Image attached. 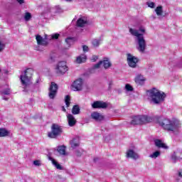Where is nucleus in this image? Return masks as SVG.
Segmentation results:
<instances>
[{
  "mask_svg": "<svg viewBox=\"0 0 182 182\" xmlns=\"http://www.w3.org/2000/svg\"><path fill=\"white\" fill-rule=\"evenodd\" d=\"M148 93H149V97H151V101L155 105H160V103L163 102L167 96L165 92H161L157 88H152L148 90Z\"/></svg>",
  "mask_w": 182,
  "mask_h": 182,
  "instance_id": "f257e3e1",
  "label": "nucleus"
},
{
  "mask_svg": "<svg viewBox=\"0 0 182 182\" xmlns=\"http://www.w3.org/2000/svg\"><path fill=\"white\" fill-rule=\"evenodd\" d=\"M156 123L164 129V130H167V132H174L177 129L176 122L167 118L161 119L160 117H156Z\"/></svg>",
  "mask_w": 182,
  "mask_h": 182,
  "instance_id": "f03ea898",
  "label": "nucleus"
},
{
  "mask_svg": "<svg viewBox=\"0 0 182 182\" xmlns=\"http://www.w3.org/2000/svg\"><path fill=\"white\" fill-rule=\"evenodd\" d=\"M129 32L133 36H136L137 38L139 45L138 50H139V52H144L146 50V40H144L143 34L139 33L137 30L133 28H129Z\"/></svg>",
  "mask_w": 182,
  "mask_h": 182,
  "instance_id": "7ed1b4c3",
  "label": "nucleus"
},
{
  "mask_svg": "<svg viewBox=\"0 0 182 182\" xmlns=\"http://www.w3.org/2000/svg\"><path fill=\"white\" fill-rule=\"evenodd\" d=\"M154 120V118L149 117L147 115H138L132 117L131 124L134 126L139 124H146L147 123H151Z\"/></svg>",
  "mask_w": 182,
  "mask_h": 182,
  "instance_id": "20e7f679",
  "label": "nucleus"
},
{
  "mask_svg": "<svg viewBox=\"0 0 182 182\" xmlns=\"http://www.w3.org/2000/svg\"><path fill=\"white\" fill-rule=\"evenodd\" d=\"M50 129L51 132H48V137L49 139H58L63 133V127L58 124H52Z\"/></svg>",
  "mask_w": 182,
  "mask_h": 182,
  "instance_id": "39448f33",
  "label": "nucleus"
},
{
  "mask_svg": "<svg viewBox=\"0 0 182 182\" xmlns=\"http://www.w3.org/2000/svg\"><path fill=\"white\" fill-rule=\"evenodd\" d=\"M33 75V70L32 68H27L24 71L23 75H20V80L23 86L26 87L31 85V79H32V76Z\"/></svg>",
  "mask_w": 182,
  "mask_h": 182,
  "instance_id": "423d86ee",
  "label": "nucleus"
},
{
  "mask_svg": "<svg viewBox=\"0 0 182 182\" xmlns=\"http://www.w3.org/2000/svg\"><path fill=\"white\" fill-rule=\"evenodd\" d=\"M127 61L129 68L133 69L137 68V63H139V58L132 55L131 53L127 54Z\"/></svg>",
  "mask_w": 182,
  "mask_h": 182,
  "instance_id": "0eeeda50",
  "label": "nucleus"
},
{
  "mask_svg": "<svg viewBox=\"0 0 182 182\" xmlns=\"http://www.w3.org/2000/svg\"><path fill=\"white\" fill-rule=\"evenodd\" d=\"M55 72L57 75H65V73L68 72V66L66 65V62H59L56 65Z\"/></svg>",
  "mask_w": 182,
  "mask_h": 182,
  "instance_id": "6e6552de",
  "label": "nucleus"
},
{
  "mask_svg": "<svg viewBox=\"0 0 182 182\" xmlns=\"http://www.w3.org/2000/svg\"><path fill=\"white\" fill-rule=\"evenodd\" d=\"M59 89V86L55 82H51L50 87L48 89V97L50 99H55L56 97V95H58V90Z\"/></svg>",
  "mask_w": 182,
  "mask_h": 182,
  "instance_id": "1a4fd4ad",
  "label": "nucleus"
},
{
  "mask_svg": "<svg viewBox=\"0 0 182 182\" xmlns=\"http://www.w3.org/2000/svg\"><path fill=\"white\" fill-rule=\"evenodd\" d=\"M72 87L74 92H78L82 90L83 87V80L82 78H79L75 80L72 85Z\"/></svg>",
  "mask_w": 182,
  "mask_h": 182,
  "instance_id": "9d476101",
  "label": "nucleus"
},
{
  "mask_svg": "<svg viewBox=\"0 0 182 182\" xmlns=\"http://www.w3.org/2000/svg\"><path fill=\"white\" fill-rule=\"evenodd\" d=\"M36 40L37 41L38 45H41V46H48L49 45V42L48 41V35L44 36V38L41 36V35H37L36 36Z\"/></svg>",
  "mask_w": 182,
  "mask_h": 182,
  "instance_id": "9b49d317",
  "label": "nucleus"
},
{
  "mask_svg": "<svg viewBox=\"0 0 182 182\" xmlns=\"http://www.w3.org/2000/svg\"><path fill=\"white\" fill-rule=\"evenodd\" d=\"M92 109H106L107 107V103L103 101H95L92 104Z\"/></svg>",
  "mask_w": 182,
  "mask_h": 182,
  "instance_id": "f8f14e48",
  "label": "nucleus"
},
{
  "mask_svg": "<svg viewBox=\"0 0 182 182\" xmlns=\"http://www.w3.org/2000/svg\"><path fill=\"white\" fill-rule=\"evenodd\" d=\"M91 117H92V119L95 120V122H102V121L105 120V116H103L102 114H101L100 113H99L97 112H92L91 114Z\"/></svg>",
  "mask_w": 182,
  "mask_h": 182,
  "instance_id": "ddd939ff",
  "label": "nucleus"
},
{
  "mask_svg": "<svg viewBox=\"0 0 182 182\" xmlns=\"http://www.w3.org/2000/svg\"><path fill=\"white\" fill-rule=\"evenodd\" d=\"M67 119H68V125L70 126V127H73V126H75L77 122L72 114H68L67 115Z\"/></svg>",
  "mask_w": 182,
  "mask_h": 182,
  "instance_id": "4468645a",
  "label": "nucleus"
},
{
  "mask_svg": "<svg viewBox=\"0 0 182 182\" xmlns=\"http://www.w3.org/2000/svg\"><path fill=\"white\" fill-rule=\"evenodd\" d=\"M154 141L155 146L158 147V149H168V146H167L166 144L163 143V141H161V139H155Z\"/></svg>",
  "mask_w": 182,
  "mask_h": 182,
  "instance_id": "2eb2a0df",
  "label": "nucleus"
},
{
  "mask_svg": "<svg viewBox=\"0 0 182 182\" xmlns=\"http://www.w3.org/2000/svg\"><path fill=\"white\" fill-rule=\"evenodd\" d=\"M127 157H129L130 159H134V160H136V159L139 157V155L134 152V151L129 149L127 152Z\"/></svg>",
  "mask_w": 182,
  "mask_h": 182,
  "instance_id": "dca6fc26",
  "label": "nucleus"
},
{
  "mask_svg": "<svg viewBox=\"0 0 182 182\" xmlns=\"http://www.w3.org/2000/svg\"><path fill=\"white\" fill-rule=\"evenodd\" d=\"M70 144L72 149H76V147H79V146H80V142L79 141V139L73 138L70 141Z\"/></svg>",
  "mask_w": 182,
  "mask_h": 182,
  "instance_id": "f3484780",
  "label": "nucleus"
},
{
  "mask_svg": "<svg viewBox=\"0 0 182 182\" xmlns=\"http://www.w3.org/2000/svg\"><path fill=\"white\" fill-rule=\"evenodd\" d=\"M144 82H146V78H144V76L141 75H138L135 77V82L136 83V85H143Z\"/></svg>",
  "mask_w": 182,
  "mask_h": 182,
  "instance_id": "a211bd4d",
  "label": "nucleus"
},
{
  "mask_svg": "<svg viewBox=\"0 0 182 182\" xmlns=\"http://www.w3.org/2000/svg\"><path fill=\"white\" fill-rule=\"evenodd\" d=\"M102 62L104 69H109V68L112 67V63L109 62V58H104Z\"/></svg>",
  "mask_w": 182,
  "mask_h": 182,
  "instance_id": "6ab92c4d",
  "label": "nucleus"
},
{
  "mask_svg": "<svg viewBox=\"0 0 182 182\" xmlns=\"http://www.w3.org/2000/svg\"><path fill=\"white\" fill-rule=\"evenodd\" d=\"M57 151L61 156H66V146H65V145L58 146L57 149Z\"/></svg>",
  "mask_w": 182,
  "mask_h": 182,
  "instance_id": "aec40b11",
  "label": "nucleus"
},
{
  "mask_svg": "<svg viewBox=\"0 0 182 182\" xmlns=\"http://www.w3.org/2000/svg\"><path fill=\"white\" fill-rule=\"evenodd\" d=\"M48 159H49V160H50V161H52V164H53V166H55V167L58 170H63V168L62 167V166H60V165L59 164V163H58V161H56L55 160V159H53V158H52V157H49Z\"/></svg>",
  "mask_w": 182,
  "mask_h": 182,
  "instance_id": "412c9836",
  "label": "nucleus"
},
{
  "mask_svg": "<svg viewBox=\"0 0 182 182\" xmlns=\"http://www.w3.org/2000/svg\"><path fill=\"white\" fill-rule=\"evenodd\" d=\"M87 59V57L85 55H79L77 57L76 63H85Z\"/></svg>",
  "mask_w": 182,
  "mask_h": 182,
  "instance_id": "4be33fe9",
  "label": "nucleus"
},
{
  "mask_svg": "<svg viewBox=\"0 0 182 182\" xmlns=\"http://www.w3.org/2000/svg\"><path fill=\"white\" fill-rule=\"evenodd\" d=\"M86 23H87V21H85L82 18H78L77 20L76 26H78V28H83Z\"/></svg>",
  "mask_w": 182,
  "mask_h": 182,
  "instance_id": "5701e85b",
  "label": "nucleus"
},
{
  "mask_svg": "<svg viewBox=\"0 0 182 182\" xmlns=\"http://www.w3.org/2000/svg\"><path fill=\"white\" fill-rule=\"evenodd\" d=\"M76 41H77L76 37H68L65 39L67 45H73Z\"/></svg>",
  "mask_w": 182,
  "mask_h": 182,
  "instance_id": "b1692460",
  "label": "nucleus"
},
{
  "mask_svg": "<svg viewBox=\"0 0 182 182\" xmlns=\"http://www.w3.org/2000/svg\"><path fill=\"white\" fill-rule=\"evenodd\" d=\"M71 112H72L73 114H80V107L77 105H75L73 107Z\"/></svg>",
  "mask_w": 182,
  "mask_h": 182,
  "instance_id": "393cba45",
  "label": "nucleus"
},
{
  "mask_svg": "<svg viewBox=\"0 0 182 182\" xmlns=\"http://www.w3.org/2000/svg\"><path fill=\"white\" fill-rule=\"evenodd\" d=\"M6 136H9V131L0 128V137H6Z\"/></svg>",
  "mask_w": 182,
  "mask_h": 182,
  "instance_id": "a878e982",
  "label": "nucleus"
},
{
  "mask_svg": "<svg viewBox=\"0 0 182 182\" xmlns=\"http://www.w3.org/2000/svg\"><path fill=\"white\" fill-rule=\"evenodd\" d=\"M155 12L157 16H163V6H157L155 9Z\"/></svg>",
  "mask_w": 182,
  "mask_h": 182,
  "instance_id": "bb28decb",
  "label": "nucleus"
},
{
  "mask_svg": "<svg viewBox=\"0 0 182 182\" xmlns=\"http://www.w3.org/2000/svg\"><path fill=\"white\" fill-rule=\"evenodd\" d=\"M24 19L26 21V22L31 21V19H32V14L29 12H26L24 15Z\"/></svg>",
  "mask_w": 182,
  "mask_h": 182,
  "instance_id": "cd10ccee",
  "label": "nucleus"
},
{
  "mask_svg": "<svg viewBox=\"0 0 182 182\" xmlns=\"http://www.w3.org/2000/svg\"><path fill=\"white\" fill-rule=\"evenodd\" d=\"M65 103L66 107H69L70 106V96L66 95L65 98Z\"/></svg>",
  "mask_w": 182,
  "mask_h": 182,
  "instance_id": "c85d7f7f",
  "label": "nucleus"
},
{
  "mask_svg": "<svg viewBox=\"0 0 182 182\" xmlns=\"http://www.w3.org/2000/svg\"><path fill=\"white\" fill-rule=\"evenodd\" d=\"M160 156V151H156L149 156L151 159H157Z\"/></svg>",
  "mask_w": 182,
  "mask_h": 182,
  "instance_id": "c756f323",
  "label": "nucleus"
},
{
  "mask_svg": "<svg viewBox=\"0 0 182 182\" xmlns=\"http://www.w3.org/2000/svg\"><path fill=\"white\" fill-rule=\"evenodd\" d=\"M92 46L95 48H97V46H99V45H100V40H97V39H94L92 42Z\"/></svg>",
  "mask_w": 182,
  "mask_h": 182,
  "instance_id": "7c9ffc66",
  "label": "nucleus"
},
{
  "mask_svg": "<svg viewBox=\"0 0 182 182\" xmlns=\"http://www.w3.org/2000/svg\"><path fill=\"white\" fill-rule=\"evenodd\" d=\"M125 90H127V92H133L134 89L132 85H130V84H126Z\"/></svg>",
  "mask_w": 182,
  "mask_h": 182,
  "instance_id": "2f4dec72",
  "label": "nucleus"
},
{
  "mask_svg": "<svg viewBox=\"0 0 182 182\" xmlns=\"http://www.w3.org/2000/svg\"><path fill=\"white\" fill-rule=\"evenodd\" d=\"M103 62L102 60H100L99 63H97V64L94 65L92 68L93 69H99V68H100V65H102Z\"/></svg>",
  "mask_w": 182,
  "mask_h": 182,
  "instance_id": "473e14b6",
  "label": "nucleus"
},
{
  "mask_svg": "<svg viewBox=\"0 0 182 182\" xmlns=\"http://www.w3.org/2000/svg\"><path fill=\"white\" fill-rule=\"evenodd\" d=\"M1 95H11V90H9V89L7 88V89L3 90V91L1 92Z\"/></svg>",
  "mask_w": 182,
  "mask_h": 182,
  "instance_id": "72a5a7b5",
  "label": "nucleus"
},
{
  "mask_svg": "<svg viewBox=\"0 0 182 182\" xmlns=\"http://www.w3.org/2000/svg\"><path fill=\"white\" fill-rule=\"evenodd\" d=\"M60 35L59 33H55L51 36V39H59Z\"/></svg>",
  "mask_w": 182,
  "mask_h": 182,
  "instance_id": "f704fd0d",
  "label": "nucleus"
},
{
  "mask_svg": "<svg viewBox=\"0 0 182 182\" xmlns=\"http://www.w3.org/2000/svg\"><path fill=\"white\" fill-rule=\"evenodd\" d=\"M34 166H41V161L40 160H35L33 161Z\"/></svg>",
  "mask_w": 182,
  "mask_h": 182,
  "instance_id": "c9c22d12",
  "label": "nucleus"
},
{
  "mask_svg": "<svg viewBox=\"0 0 182 182\" xmlns=\"http://www.w3.org/2000/svg\"><path fill=\"white\" fill-rule=\"evenodd\" d=\"M148 6L149 8H154L156 6V4H154V2H148Z\"/></svg>",
  "mask_w": 182,
  "mask_h": 182,
  "instance_id": "e433bc0d",
  "label": "nucleus"
},
{
  "mask_svg": "<svg viewBox=\"0 0 182 182\" xmlns=\"http://www.w3.org/2000/svg\"><path fill=\"white\" fill-rule=\"evenodd\" d=\"M97 59H99V57L97 55H92V58H91V61L92 62H96V60H97Z\"/></svg>",
  "mask_w": 182,
  "mask_h": 182,
  "instance_id": "4c0bfd02",
  "label": "nucleus"
},
{
  "mask_svg": "<svg viewBox=\"0 0 182 182\" xmlns=\"http://www.w3.org/2000/svg\"><path fill=\"white\" fill-rule=\"evenodd\" d=\"M83 52H89V47L87 46H82Z\"/></svg>",
  "mask_w": 182,
  "mask_h": 182,
  "instance_id": "58836bf2",
  "label": "nucleus"
},
{
  "mask_svg": "<svg viewBox=\"0 0 182 182\" xmlns=\"http://www.w3.org/2000/svg\"><path fill=\"white\" fill-rule=\"evenodd\" d=\"M4 48H5V45L0 42V52H2Z\"/></svg>",
  "mask_w": 182,
  "mask_h": 182,
  "instance_id": "ea45409f",
  "label": "nucleus"
},
{
  "mask_svg": "<svg viewBox=\"0 0 182 182\" xmlns=\"http://www.w3.org/2000/svg\"><path fill=\"white\" fill-rule=\"evenodd\" d=\"M76 156L77 157H80L82 156V152L80 151H79V150H77L76 151Z\"/></svg>",
  "mask_w": 182,
  "mask_h": 182,
  "instance_id": "a19ab883",
  "label": "nucleus"
},
{
  "mask_svg": "<svg viewBox=\"0 0 182 182\" xmlns=\"http://www.w3.org/2000/svg\"><path fill=\"white\" fill-rule=\"evenodd\" d=\"M20 5H22V4H25V0H16Z\"/></svg>",
  "mask_w": 182,
  "mask_h": 182,
  "instance_id": "79ce46f5",
  "label": "nucleus"
},
{
  "mask_svg": "<svg viewBox=\"0 0 182 182\" xmlns=\"http://www.w3.org/2000/svg\"><path fill=\"white\" fill-rule=\"evenodd\" d=\"M139 31L142 32L143 33H144V32H146V30L141 27V28H139Z\"/></svg>",
  "mask_w": 182,
  "mask_h": 182,
  "instance_id": "37998d69",
  "label": "nucleus"
},
{
  "mask_svg": "<svg viewBox=\"0 0 182 182\" xmlns=\"http://www.w3.org/2000/svg\"><path fill=\"white\" fill-rule=\"evenodd\" d=\"M62 110L63 112H66V108H65V106L62 107Z\"/></svg>",
  "mask_w": 182,
  "mask_h": 182,
  "instance_id": "c03bdc74",
  "label": "nucleus"
},
{
  "mask_svg": "<svg viewBox=\"0 0 182 182\" xmlns=\"http://www.w3.org/2000/svg\"><path fill=\"white\" fill-rule=\"evenodd\" d=\"M68 2H71L72 0H66Z\"/></svg>",
  "mask_w": 182,
  "mask_h": 182,
  "instance_id": "a18cd8bd",
  "label": "nucleus"
},
{
  "mask_svg": "<svg viewBox=\"0 0 182 182\" xmlns=\"http://www.w3.org/2000/svg\"><path fill=\"white\" fill-rule=\"evenodd\" d=\"M0 72H1V69H0Z\"/></svg>",
  "mask_w": 182,
  "mask_h": 182,
  "instance_id": "49530a36",
  "label": "nucleus"
}]
</instances>
